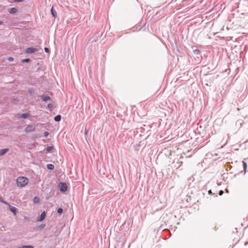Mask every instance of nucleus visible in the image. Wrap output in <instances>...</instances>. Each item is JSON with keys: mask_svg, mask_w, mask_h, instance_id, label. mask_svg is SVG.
<instances>
[{"mask_svg": "<svg viewBox=\"0 0 248 248\" xmlns=\"http://www.w3.org/2000/svg\"><path fill=\"white\" fill-rule=\"evenodd\" d=\"M16 183L18 186L22 187L28 184L29 180L27 177L20 176L17 178Z\"/></svg>", "mask_w": 248, "mask_h": 248, "instance_id": "f257e3e1", "label": "nucleus"}, {"mask_svg": "<svg viewBox=\"0 0 248 248\" xmlns=\"http://www.w3.org/2000/svg\"><path fill=\"white\" fill-rule=\"evenodd\" d=\"M60 189L62 192H65L67 190V186L65 183H60L59 184Z\"/></svg>", "mask_w": 248, "mask_h": 248, "instance_id": "f03ea898", "label": "nucleus"}, {"mask_svg": "<svg viewBox=\"0 0 248 248\" xmlns=\"http://www.w3.org/2000/svg\"><path fill=\"white\" fill-rule=\"evenodd\" d=\"M37 51V49L33 47H29L26 49L25 52L28 54L34 53Z\"/></svg>", "mask_w": 248, "mask_h": 248, "instance_id": "7ed1b4c3", "label": "nucleus"}, {"mask_svg": "<svg viewBox=\"0 0 248 248\" xmlns=\"http://www.w3.org/2000/svg\"><path fill=\"white\" fill-rule=\"evenodd\" d=\"M7 205L9 206L10 210L16 216L17 212V209L15 207L11 206L9 203Z\"/></svg>", "mask_w": 248, "mask_h": 248, "instance_id": "20e7f679", "label": "nucleus"}, {"mask_svg": "<svg viewBox=\"0 0 248 248\" xmlns=\"http://www.w3.org/2000/svg\"><path fill=\"white\" fill-rule=\"evenodd\" d=\"M46 216L45 212H43L40 216L37 218V220L38 221H43L45 218Z\"/></svg>", "mask_w": 248, "mask_h": 248, "instance_id": "39448f33", "label": "nucleus"}, {"mask_svg": "<svg viewBox=\"0 0 248 248\" xmlns=\"http://www.w3.org/2000/svg\"><path fill=\"white\" fill-rule=\"evenodd\" d=\"M35 129V126L32 125H28L26 128V131L27 132H30L31 131H33Z\"/></svg>", "mask_w": 248, "mask_h": 248, "instance_id": "423d86ee", "label": "nucleus"}, {"mask_svg": "<svg viewBox=\"0 0 248 248\" xmlns=\"http://www.w3.org/2000/svg\"><path fill=\"white\" fill-rule=\"evenodd\" d=\"M40 97L44 101H46L50 99V96L46 95H42Z\"/></svg>", "mask_w": 248, "mask_h": 248, "instance_id": "0eeeda50", "label": "nucleus"}, {"mask_svg": "<svg viewBox=\"0 0 248 248\" xmlns=\"http://www.w3.org/2000/svg\"><path fill=\"white\" fill-rule=\"evenodd\" d=\"M17 10L16 8L13 7L8 9V12L11 14H15L17 12Z\"/></svg>", "mask_w": 248, "mask_h": 248, "instance_id": "6e6552de", "label": "nucleus"}, {"mask_svg": "<svg viewBox=\"0 0 248 248\" xmlns=\"http://www.w3.org/2000/svg\"><path fill=\"white\" fill-rule=\"evenodd\" d=\"M8 151V149H4L0 150V155H2L7 153Z\"/></svg>", "mask_w": 248, "mask_h": 248, "instance_id": "1a4fd4ad", "label": "nucleus"}, {"mask_svg": "<svg viewBox=\"0 0 248 248\" xmlns=\"http://www.w3.org/2000/svg\"><path fill=\"white\" fill-rule=\"evenodd\" d=\"M29 116V114L28 113H26L22 114L21 115L20 118L26 119V118H27Z\"/></svg>", "mask_w": 248, "mask_h": 248, "instance_id": "9d476101", "label": "nucleus"}, {"mask_svg": "<svg viewBox=\"0 0 248 248\" xmlns=\"http://www.w3.org/2000/svg\"><path fill=\"white\" fill-rule=\"evenodd\" d=\"M51 13L54 17H56L57 16V13L54 11L53 7L51 9Z\"/></svg>", "mask_w": 248, "mask_h": 248, "instance_id": "9b49d317", "label": "nucleus"}, {"mask_svg": "<svg viewBox=\"0 0 248 248\" xmlns=\"http://www.w3.org/2000/svg\"><path fill=\"white\" fill-rule=\"evenodd\" d=\"M61 115H59L55 117L54 120L56 122H59L61 120Z\"/></svg>", "mask_w": 248, "mask_h": 248, "instance_id": "f8f14e48", "label": "nucleus"}, {"mask_svg": "<svg viewBox=\"0 0 248 248\" xmlns=\"http://www.w3.org/2000/svg\"><path fill=\"white\" fill-rule=\"evenodd\" d=\"M0 202H2L3 203H4L6 205L9 204V203L4 201L3 198L1 196H0Z\"/></svg>", "mask_w": 248, "mask_h": 248, "instance_id": "ddd939ff", "label": "nucleus"}, {"mask_svg": "<svg viewBox=\"0 0 248 248\" xmlns=\"http://www.w3.org/2000/svg\"><path fill=\"white\" fill-rule=\"evenodd\" d=\"M47 168L49 170H53L54 168V166L52 164H48L47 165Z\"/></svg>", "mask_w": 248, "mask_h": 248, "instance_id": "4468645a", "label": "nucleus"}, {"mask_svg": "<svg viewBox=\"0 0 248 248\" xmlns=\"http://www.w3.org/2000/svg\"><path fill=\"white\" fill-rule=\"evenodd\" d=\"M33 202L34 203H38L39 202V198L38 197H34L33 199Z\"/></svg>", "mask_w": 248, "mask_h": 248, "instance_id": "2eb2a0df", "label": "nucleus"}, {"mask_svg": "<svg viewBox=\"0 0 248 248\" xmlns=\"http://www.w3.org/2000/svg\"><path fill=\"white\" fill-rule=\"evenodd\" d=\"M19 248H34L32 246H23Z\"/></svg>", "mask_w": 248, "mask_h": 248, "instance_id": "dca6fc26", "label": "nucleus"}, {"mask_svg": "<svg viewBox=\"0 0 248 248\" xmlns=\"http://www.w3.org/2000/svg\"><path fill=\"white\" fill-rule=\"evenodd\" d=\"M53 147L52 146H49L46 148V151L47 152H50L51 150H52Z\"/></svg>", "mask_w": 248, "mask_h": 248, "instance_id": "f3484780", "label": "nucleus"}, {"mask_svg": "<svg viewBox=\"0 0 248 248\" xmlns=\"http://www.w3.org/2000/svg\"><path fill=\"white\" fill-rule=\"evenodd\" d=\"M57 212H58V214H62V212H63V210H62V208H58V210H57Z\"/></svg>", "mask_w": 248, "mask_h": 248, "instance_id": "a211bd4d", "label": "nucleus"}, {"mask_svg": "<svg viewBox=\"0 0 248 248\" xmlns=\"http://www.w3.org/2000/svg\"><path fill=\"white\" fill-rule=\"evenodd\" d=\"M29 61H30L29 59H24L22 61V62H29Z\"/></svg>", "mask_w": 248, "mask_h": 248, "instance_id": "6ab92c4d", "label": "nucleus"}, {"mask_svg": "<svg viewBox=\"0 0 248 248\" xmlns=\"http://www.w3.org/2000/svg\"><path fill=\"white\" fill-rule=\"evenodd\" d=\"M243 164L244 168L245 169H246V168H247V164H246V163L245 162H244V161H243Z\"/></svg>", "mask_w": 248, "mask_h": 248, "instance_id": "aec40b11", "label": "nucleus"}, {"mask_svg": "<svg viewBox=\"0 0 248 248\" xmlns=\"http://www.w3.org/2000/svg\"><path fill=\"white\" fill-rule=\"evenodd\" d=\"M49 133L48 132H46V131L45 133H44V135L45 137H47Z\"/></svg>", "mask_w": 248, "mask_h": 248, "instance_id": "412c9836", "label": "nucleus"}, {"mask_svg": "<svg viewBox=\"0 0 248 248\" xmlns=\"http://www.w3.org/2000/svg\"><path fill=\"white\" fill-rule=\"evenodd\" d=\"M47 107L48 108H51L52 107V105L51 104H48L47 105Z\"/></svg>", "mask_w": 248, "mask_h": 248, "instance_id": "4be33fe9", "label": "nucleus"}, {"mask_svg": "<svg viewBox=\"0 0 248 248\" xmlns=\"http://www.w3.org/2000/svg\"><path fill=\"white\" fill-rule=\"evenodd\" d=\"M8 60H9V61L12 62V61H13L14 60V59H13V58H12V57H9V58H8Z\"/></svg>", "mask_w": 248, "mask_h": 248, "instance_id": "5701e85b", "label": "nucleus"}, {"mask_svg": "<svg viewBox=\"0 0 248 248\" xmlns=\"http://www.w3.org/2000/svg\"><path fill=\"white\" fill-rule=\"evenodd\" d=\"M223 193V191L222 190H220L219 192V195H222Z\"/></svg>", "mask_w": 248, "mask_h": 248, "instance_id": "b1692460", "label": "nucleus"}, {"mask_svg": "<svg viewBox=\"0 0 248 248\" xmlns=\"http://www.w3.org/2000/svg\"><path fill=\"white\" fill-rule=\"evenodd\" d=\"M45 51L46 52H49V49L47 47H45Z\"/></svg>", "mask_w": 248, "mask_h": 248, "instance_id": "393cba45", "label": "nucleus"}, {"mask_svg": "<svg viewBox=\"0 0 248 248\" xmlns=\"http://www.w3.org/2000/svg\"><path fill=\"white\" fill-rule=\"evenodd\" d=\"M23 0H14V1L15 2H21Z\"/></svg>", "mask_w": 248, "mask_h": 248, "instance_id": "a878e982", "label": "nucleus"}, {"mask_svg": "<svg viewBox=\"0 0 248 248\" xmlns=\"http://www.w3.org/2000/svg\"><path fill=\"white\" fill-rule=\"evenodd\" d=\"M2 24V22L1 21H0V25H1Z\"/></svg>", "mask_w": 248, "mask_h": 248, "instance_id": "bb28decb", "label": "nucleus"}, {"mask_svg": "<svg viewBox=\"0 0 248 248\" xmlns=\"http://www.w3.org/2000/svg\"><path fill=\"white\" fill-rule=\"evenodd\" d=\"M85 134H87V131H86L85 132Z\"/></svg>", "mask_w": 248, "mask_h": 248, "instance_id": "cd10ccee", "label": "nucleus"}]
</instances>
